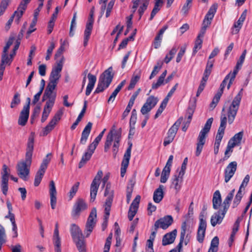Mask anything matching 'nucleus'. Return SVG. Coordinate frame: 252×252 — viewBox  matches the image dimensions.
<instances>
[{
    "instance_id": "1",
    "label": "nucleus",
    "mask_w": 252,
    "mask_h": 252,
    "mask_svg": "<svg viewBox=\"0 0 252 252\" xmlns=\"http://www.w3.org/2000/svg\"><path fill=\"white\" fill-rule=\"evenodd\" d=\"M35 133L32 132L28 138L27 143L25 160L18 163L17 165V173L23 180H27L30 172V167L32 163V158L34 147Z\"/></svg>"
},
{
    "instance_id": "2",
    "label": "nucleus",
    "mask_w": 252,
    "mask_h": 252,
    "mask_svg": "<svg viewBox=\"0 0 252 252\" xmlns=\"http://www.w3.org/2000/svg\"><path fill=\"white\" fill-rule=\"evenodd\" d=\"M243 89H241L233 99L231 104L229 107L227 114H222L220 117V126H225L231 125L233 122L243 95Z\"/></svg>"
},
{
    "instance_id": "3",
    "label": "nucleus",
    "mask_w": 252,
    "mask_h": 252,
    "mask_svg": "<svg viewBox=\"0 0 252 252\" xmlns=\"http://www.w3.org/2000/svg\"><path fill=\"white\" fill-rule=\"evenodd\" d=\"M112 71L113 68L111 66L101 74L94 93H101L109 86L114 76Z\"/></svg>"
},
{
    "instance_id": "4",
    "label": "nucleus",
    "mask_w": 252,
    "mask_h": 252,
    "mask_svg": "<svg viewBox=\"0 0 252 252\" xmlns=\"http://www.w3.org/2000/svg\"><path fill=\"white\" fill-rule=\"evenodd\" d=\"M64 60V59L62 57L61 59L57 61L55 65L53 67L49 77V82L47 86V87L56 89L61 76L60 73L63 69Z\"/></svg>"
},
{
    "instance_id": "5",
    "label": "nucleus",
    "mask_w": 252,
    "mask_h": 252,
    "mask_svg": "<svg viewBox=\"0 0 252 252\" xmlns=\"http://www.w3.org/2000/svg\"><path fill=\"white\" fill-rule=\"evenodd\" d=\"M55 90V88L46 87L42 96V101H45L44 108L52 109L57 96V92Z\"/></svg>"
},
{
    "instance_id": "6",
    "label": "nucleus",
    "mask_w": 252,
    "mask_h": 252,
    "mask_svg": "<svg viewBox=\"0 0 252 252\" xmlns=\"http://www.w3.org/2000/svg\"><path fill=\"white\" fill-rule=\"evenodd\" d=\"M211 127H204L199 132L197 138L196 148L195 155L198 157L203 149V146L206 142V139L208 137Z\"/></svg>"
},
{
    "instance_id": "7",
    "label": "nucleus",
    "mask_w": 252,
    "mask_h": 252,
    "mask_svg": "<svg viewBox=\"0 0 252 252\" xmlns=\"http://www.w3.org/2000/svg\"><path fill=\"white\" fill-rule=\"evenodd\" d=\"M217 8L218 4L217 3L213 4L210 7L203 21L202 26L200 31L201 35L205 34L207 28L211 25V21L214 17Z\"/></svg>"
},
{
    "instance_id": "8",
    "label": "nucleus",
    "mask_w": 252,
    "mask_h": 252,
    "mask_svg": "<svg viewBox=\"0 0 252 252\" xmlns=\"http://www.w3.org/2000/svg\"><path fill=\"white\" fill-rule=\"evenodd\" d=\"M150 0H132V13H134L137 9V12L139 15V19L147 9Z\"/></svg>"
},
{
    "instance_id": "9",
    "label": "nucleus",
    "mask_w": 252,
    "mask_h": 252,
    "mask_svg": "<svg viewBox=\"0 0 252 252\" xmlns=\"http://www.w3.org/2000/svg\"><path fill=\"white\" fill-rule=\"evenodd\" d=\"M250 181V176L247 175L240 186L239 189L235 196L232 203V208H236L240 203L241 200L245 193V188L247 186Z\"/></svg>"
},
{
    "instance_id": "10",
    "label": "nucleus",
    "mask_w": 252,
    "mask_h": 252,
    "mask_svg": "<svg viewBox=\"0 0 252 252\" xmlns=\"http://www.w3.org/2000/svg\"><path fill=\"white\" fill-rule=\"evenodd\" d=\"M96 210L95 208H94L92 210L86 222L85 230L84 231L86 237L90 236L91 233L94 227L96 221Z\"/></svg>"
},
{
    "instance_id": "11",
    "label": "nucleus",
    "mask_w": 252,
    "mask_h": 252,
    "mask_svg": "<svg viewBox=\"0 0 252 252\" xmlns=\"http://www.w3.org/2000/svg\"><path fill=\"white\" fill-rule=\"evenodd\" d=\"M104 196L107 197L105 207V217L106 219L110 215V208L114 197V191L111 189V185L109 183L106 185Z\"/></svg>"
},
{
    "instance_id": "12",
    "label": "nucleus",
    "mask_w": 252,
    "mask_h": 252,
    "mask_svg": "<svg viewBox=\"0 0 252 252\" xmlns=\"http://www.w3.org/2000/svg\"><path fill=\"white\" fill-rule=\"evenodd\" d=\"M14 40V37L13 36H11L6 42V45L3 49L0 65H2V66H5V65L6 64L10 65L12 62L13 60L8 57L7 52L10 46L13 44Z\"/></svg>"
},
{
    "instance_id": "13",
    "label": "nucleus",
    "mask_w": 252,
    "mask_h": 252,
    "mask_svg": "<svg viewBox=\"0 0 252 252\" xmlns=\"http://www.w3.org/2000/svg\"><path fill=\"white\" fill-rule=\"evenodd\" d=\"M94 11L92 9L90 14V17L86 23L85 30L84 31L83 44L85 47L88 44V42L90 37L93 27L94 20L93 18Z\"/></svg>"
},
{
    "instance_id": "14",
    "label": "nucleus",
    "mask_w": 252,
    "mask_h": 252,
    "mask_svg": "<svg viewBox=\"0 0 252 252\" xmlns=\"http://www.w3.org/2000/svg\"><path fill=\"white\" fill-rule=\"evenodd\" d=\"M173 222V219L170 215L165 216L158 220L154 224L155 229L158 230V228L166 229Z\"/></svg>"
},
{
    "instance_id": "15",
    "label": "nucleus",
    "mask_w": 252,
    "mask_h": 252,
    "mask_svg": "<svg viewBox=\"0 0 252 252\" xmlns=\"http://www.w3.org/2000/svg\"><path fill=\"white\" fill-rule=\"evenodd\" d=\"M27 7V5L25 4L24 7H22L21 6V2L20 3L17 9L14 12L13 14L11 16L6 24L5 28L7 30L10 28L14 17L15 18V21L17 23L19 22L20 18L22 17L25 11L26 10Z\"/></svg>"
},
{
    "instance_id": "16",
    "label": "nucleus",
    "mask_w": 252,
    "mask_h": 252,
    "mask_svg": "<svg viewBox=\"0 0 252 252\" xmlns=\"http://www.w3.org/2000/svg\"><path fill=\"white\" fill-rule=\"evenodd\" d=\"M128 145L129 146L124 154L123 159L121 164V176L122 177H123L125 175L131 156L132 143H129Z\"/></svg>"
},
{
    "instance_id": "17",
    "label": "nucleus",
    "mask_w": 252,
    "mask_h": 252,
    "mask_svg": "<svg viewBox=\"0 0 252 252\" xmlns=\"http://www.w3.org/2000/svg\"><path fill=\"white\" fill-rule=\"evenodd\" d=\"M158 101L157 97L153 95L149 96L141 109V113L143 115L148 113L156 105Z\"/></svg>"
},
{
    "instance_id": "18",
    "label": "nucleus",
    "mask_w": 252,
    "mask_h": 252,
    "mask_svg": "<svg viewBox=\"0 0 252 252\" xmlns=\"http://www.w3.org/2000/svg\"><path fill=\"white\" fill-rule=\"evenodd\" d=\"M237 167L236 161H232L229 163L224 170V181L228 182L234 175Z\"/></svg>"
},
{
    "instance_id": "19",
    "label": "nucleus",
    "mask_w": 252,
    "mask_h": 252,
    "mask_svg": "<svg viewBox=\"0 0 252 252\" xmlns=\"http://www.w3.org/2000/svg\"><path fill=\"white\" fill-rule=\"evenodd\" d=\"M206 221L201 216L199 219V224L197 230V240L199 243H202L205 237V231L206 229Z\"/></svg>"
},
{
    "instance_id": "20",
    "label": "nucleus",
    "mask_w": 252,
    "mask_h": 252,
    "mask_svg": "<svg viewBox=\"0 0 252 252\" xmlns=\"http://www.w3.org/2000/svg\"><path fill=\"white\" fill-rule=\"evenodd\" d=\"M140 198V195H137L130 206L128 212V218L130 221L133 220L137 213Z\"/></svg>"
},
{
    "instance_id": "21",
    "label": "nucleus",
    "mask_w": 252,
    "mask_h": 252,
    "mask_svg": "<svg viewBox=\"0 0 252 252\" xmlns=\"http://www.w3.org/2000/svg\"><path fill=\"white\" fill-rule=\"evenodd\" d=\"M226 213V212H224L221 209L215 213L211 218V225L214 227L217 224L221 223Z\"/></svg>"
},
{
    "instance_id": "22",
    "label": "nucleus",
    "mask_w": 252,
    "mask_h": 252,
    "mask_svg": "<svg viewBox=\"0 0 252 252\" xmlns=\"http://www.w3.org/2000/svg\"><path fill=\"white\" fill-rule=\"evenodd\" d=\"M49 193L50 196V203L52 209L56 207L57 203V191L54 182L52 180L49 184Z\"/></svg>"
},
{
    "instance_id": "23",
    "label": "nucleus",
    "mask_w": 252,
    "mask_h": 252,
    "mask_svg": "<svg viewBox=\"0 0 252 252\" xmlns=\"http://www.w3.org/2000/svg\"><path fill=\"white\" fill-rule=\"evenodd\" d=\"M95 148L94 146H91L90 145L88 146L87 151L83 155L79 163L78 167L79 168H82L86 162L90 160L93 154L94 153Z\"/></svg>"
},
{
    "instance_id": "24",
    "label": "nucleus",
    "mask_w": 252,
    "mask_h": 252,
    "mask_svg": "<svg viewBox=\"0 0 252 252\" xmlns=\"http://www.w3.org/2000/svg\"><path fill=\"white\" fill-rule=\"evenodd\" d=\"M87 208V205L83 199H78L74 205L72 215L73 216L78 215L80 212L85 210Z\"/></svg>"
},
{
    "instance_id": "25",
    "label": "nucleus",
    "mask_w": 252,
    "mask_h": 252,
    "mask_svg": "<svg viewBox=\"0 0 252 252\" xmlns=\"http://www.w3.org/2000/svg\"><path fill=\"white\" fill-rule=\"evenodd\" d=\"M177 232V230L174 229L172 231L165 234L162 240V245L166 246L172 244L176 238Z\"/></svg>"
},
{
    "instance_id": "26",
    "label": "nucleus",
    "mask_w": 252,
    "mask_h": 252,
    "mask_svg": "<svg viewBox=\"0 0 252 252\" xmlns=\"http://www.w3.org/2000/svg\"><path fill=\"white\" fill-rule=\"evenodd\" d=\"M247 13V10L245 9L242 13L238 20L234 23L232 31L233 34H237L239 32L243 25V22L246 19Z\"/></svg>"
},
{
    "instance_id": "27",
    "label": "nucleus",
    "mask_w": 252,
    "mask_h": 252,
    "mask_svg": "<svg viewBox=\"0 0 252 252\" xmlns=\"http://www.w3.org/2000/svg\"><path fill=\"white\" fill-rule=\"evenodd\" d=\"M30 106L29 105H26L24 106L22 111L20 113L19 119L18 120V124L21 126L26 125L29 116Z\"/></svg>"
},
{
    "instance_id": "28",
    "label": "nucleus",
    "mask_w": 252,
    "mask_h": 252,
    "mask_svg": "<svg viewBox=\"0 0 252 252\" xmlns=\"http://www.w3.org/2000/svg\"><path fill=\"white\" fill-rule=\"evenodd\" d=\"M122 130L121 128H115V132L113 136L114 143L113 147V151L115 154H116L119 146V142L121 137Z\"/></svg>"
},
{
    "instance_id": "29",
    "label": "nucleus",
    "mask_w": 252,
    "mask_h": 252,
    "mask_svg": "<svg viewBox=\"0 0 252 252\" xmlns=\"http://www.w3.org/2000/svg\"><path fill=\"white\" fill-rule=\"evenodd\" d=\"M164 186L163 185H159V187L156 189L153 194V200L155 203H159L163 198Z\"/></svg>"
},
{
    "instance_id": "30",
    "label": "nucleus",
    "mask_w": 252,
    "mask_h": 252,
    "mask_svg": "<svg viewBox=\"0 0 252 252\" xmlns=\"http://www.w3.org/2000/svg\"><path fill=\"white\" fill-rule=\"evenodd\" d=\"M88 78L89 80V83L87 86L86 94L89 95L91 94L92 90L93 89L95 83L96 81V77L95 75H93L91 73H88Z\"/></svg>"
},
{
    "instance_id": "31",
    "label": "nucleus",
    "mask_w": 252,
    "mask_h": 252,
    "mask_svg": "<svg viewBox=\"0 0 252 252\" xmlns=\"http://www.w3.org/2000/svg\"><path fill=\"white\" fill-rule=\"evenodd\" d=\"M235 192V189H233L226 196V198L224 199L222 204V210L224 211V212L227 211L229 206L230 203L231 201Z\"/></svg>"
},
{
    "instance_id": "32",
    "label": "nucleus",
    "mask_w": 252,
    "mask_h": 252,
    "mask_svg": "<svg viewBox=\"0 0 252 252\" xmlns=\"http://www.w3.org/2000/svg\"><path fill=\"white\" fill-rule=\"evenodd\" d=\"M212 201L213 208L218 209L221 203V197L219 190H217L214 192Z\"/></svg>"
},
{
    "instance_id": "33",
    "label": "nucleus",
    "mask_w": 252,
    "mask_h": 252,
    "mask_svg": "<svg viewBox=\"0 0 252 252\" xmlns=\"http://www.w3.org/2000/svg\"><path fill=\"white\" fill-rule=\"evenodd\" d=\"M70 232L73 239L82 237L83 234L81 229L75 224L71 225Z\"/></svg>"
},
{
    "instance_id": "34",
    "label": "nucleus",
    "mask_w": 252,
    "mask_h": 252,
    "mask_svg": "<svg viewBox=\"0 0 252 252\" xmlns=\"http://www.w3.org/2000/svg\"><path fill=\"white\" fill-rule=\"evenodd\" d=\"M184 176L178 175H175L174 178L172 179V185L174 186V188L176 190V192H179L181 187V184L183 181V177Z\"/></svg>"
},
{
    "instance_id": "35",
    "label": "nucleus",
    "mask_w": 252,
    "mask_h": 252,
    "mask_svg": "<svg viewBox=\"0 0 252 252\" xmlns=\"http://www.w3.org/2000/svg\"><path fill=\"white\" fill-rule=\"evenodd\" d=\"M99 185L100 184L92 182L90 187L91 201L93 202L95 200Z\"/></svg>"
},
{
    "instance_id": "36",
    "label": "nucleus",
    "mask_w": 252,
    "mask_h": 252,
    "mask_svg": "<svg viewBox=\"0 0 252 252\" xmlns=\"http://www.w3.org/2000/svg\"><path fill=\"white\" fill-rule=\"evenodd\" d=\"M114 132L115 128H113L109 132L107 135V139L104 145V151L106 152L108 151L112 144V142L113 141V134L114 133Z\"/></svg>"
},
{
    "instance_id": "37",
    "label": "nucleus",
    "mask_w": 252,
    "mask_h": 252,
    "mask_svg": "<svg viewBox=\"0 0 252 252\" xmlns=\"http://www.w3.org/2000/svg\"><path fill=\"white\" fill-rule=\"evenodd\" d=\"M204 34L201 35V33L199 32L198 34L197 38L195 41V44L193 48V54H195L197 52L198 50H200L202 47V38L203 37Z\"/></svg>"
},
{
    "instance_id": "38",
    "label": "nucleus",
    "mask_w": 252,
    "mask_h": 252,
    "mask_svg": "<svg viewBox=\"0 0 252 252\" xmlns=\"http://www.w3.org/2000/svg\"><path fill=\"white\" fill-rule=\"evenodd\" d=\"M140 71H138V72L136 74L134 73L130 80V84L127 87L128 90H132L134 88L136 83L138 82L140 78Z\"/></svg>"
},
{
    "instance_id": "39",
    "label": "nucleus",
    "mask_w": 252,
    "mask_h": 252,
    "mask_svg": "<svg viewBox=\"0 0 252 252\" xmlns=\"http://www.w3.org/2000/svg\"><path fill=\"white\" fill-rule=\"evenodd\" d=\"M92 127H85L82 133L80 144H85L90 134Z\"/></svg>"
},
{
    "instance_id": "40",
    "label": "nucleus",
    "mask_w": 252,
    "mask_h": 252,
    "mask_svg": "<svg viewBox=\"0 0 252 252\" xmlns=\"http://www.w3.org/2000/svg\"><path fill=\"white\" fill-rule=\"evenodd\" d=\"M73 241L76 243V245L79 252H85V246L83 236H82V238L74 239Z\"/></svg>"
},
{
    "instance_id": "41",
    "label": "nucleus",
    "mask_w": 252,
    "mask_h": 252,
    "mask_svg": "<svg viewBox=\"0 0 252 252\" xmlns=\"http://www.w3.org/2000/svg\"><path fill=\"white\" fill-rule=\"evenodd\" d=\"M45 172V170L39 168L35 176L34 185L37 187L41 182V181Z\"/></svg>"
},
{
    "instance_id": "42",
    "label": "nucleus",
    "mask_w": 252,
    "mask_h": 252,
    "mask_svg": "<svg viewBox=\"0 0 252 252\" xmlns=\"http://www.w3.org/2000/svg\"><path fill=\"white\" fill-rule=\"evenodd\" d=\"M241 67H237V64H236L235 68L234 69L233 72H230L227 75L228 76L230 79L229 80V82L227 84V89H229L231 85H232L234 79L236 77V75L237 74L238 70L241 68Z\"/></svg>"
},
{
    "instance_id": "43",
    "label": "nucleus",
    "mask_w": 252,
    "mask_h": 252,
    "mask_svg": "<svg viewBox=\"0 0 252 252\" xmlns=\"http://www.w3.org/2000/svg\"><path fill=\"white\" fill-rule=\"evenodd\" d=\"M243 135V132L242 131H240L238 133H236L234 135V136L231 138L228 142L235 144V146L238 144H239L242 139Z\"/></svg>"
},
{
    "instance_id": "44",
    "label": "nucleus",
    "mask_w": 252,
    "mask_h": 252,
    "mask_svg": "<svg viewBox=\"0 0 252 252\" xmlns=\"http://www.w3.org/2000/svg\"><path fill=\"white\" fill-rule=\"evenodd\" d=\"M10 169L6 164L2 165V171L1 172V180H9L10 175Z\"/></svg>"
},
{
    "instance_id": "45",
    "label": "nucleus",
    "mask_w": 252,
    "mask_h": 252,
    "mask_svg": "<svg viewBox=\"0 0 252 252\" xmlns=\"http://www.w3.org/2000/svg\"><path fill=\"white\" fill-rule=\"evenodd\" d=\"M177 48L176 46H174L171 50L169 51V53L165 56L164 61L166 63H168L173 59L174 55L176 53Z\"/></svg>"
},
{
    "instance_id": "46",
    "label": "nucleus",
    "mask_w": 252,
    "mask_h": 252,
    "mask_svg": "<svg viewBox=\"0 0 252 252\" xmlns=\"http://www.w3.org/2000/svg\"><path fill=\"white\" fill-rule=\"evenodd\" d=\"M225 127H220L215 139V143L220 144L221 141L223 137L224 134Z\"/></svg>"
},
{
    "instance_id": "47",
    "label": "nucleus",
    "mask_w": 252,
    "mask_h": 252,
    "mask_svg": "<svg viewBox=\"0 0 252 252\" xmlns=\"http://www.w3.org/2000/svg\"><path fill=\"white\" fill-rule=\"evenodd\" d=\"M52 154L48 153L44 158L42 161V163L40 166L39 168L42 169L46 171L48 165L51 161Z\"/></svg>"
},
{
    "instance_id": "48",
    "label": "nucleus",
    "mask_w": 252,
    "mask_h": 252,
    "mask_svg": "<svg viewBox=\"0 0 252 252\" xmlns=\"http://www.w3.org/2000/svg\"><path fill=\"white\" fill-rule=\"evenodd\" d=\"M62 114L63 113L61 111H58L50 121L48 126H54L57 125L58 122L61 119Z\"/></svg>"
},
{
    "instance_id": "49",
    "label": "nucleus",
    "mask_w": 252,
    "mask_h": 252,
    "mask_svg": "<svg viewBox=\"0 0 252 252\" xmlns=\"http://www.w3.org/2000/svg\"><path fill=\"white\" fill-rule=\"evenodd\" d=\"M8 180H1L0 182V187L2 193L6 195L8 189Z\"/></svg>"
},
{
    "instance_id": "50",
    "label": "nucleus",
    "mask_w": 252,
    "mask_h": 252,
    "mask_svg": "<svg viewBox=\"0 0 252 252\" xmlns=\"http://www.w3.org/2000/svg\"><path fill=\"white\" fill-rule=\"evenodd\" d=\"M20 96V94L18 93L17 92L15 94L10 104L11 108L15 107L20 103L21 100Z\"/></svg>"
},
{
    "instance_id": "51",
    "label": "nucleus",
    "mask_w": 252,
    "mask_h": 252,
    "mask_svg": "<svg viewBox=\"0 0 252 252\" xmlns=\"http://www.w3.org/2000/svg\"><path fill=\"white\" fill-rule=\"evenodd\" d=\"M10 0H1L0 3V16L3 15Z\"/></svg>"
},
{
    "instance_id": "52",
    "label": "nucleus",
    "mask_w": 252,
    "mask_h": 252,
    "mask_svg": "<svg viewBox=\"0 0 252 252\" xmlns=\"http://www.w3.org/2000/svg\"><path fill=\"white\" fill-rule=\"evenodd\" d=\"M80 183L79 182H76L71 188L69 192V196L70 197V199H71L73 196L75 195L76 192L78 189V188L79 186Z\"/></svg>"
},
{
    "instance_id": "53",
    "label": "nucleus",
    "mask_w": 252,
    "mask_h": 252,
    "mask_svg": "<svg viewBox=\"0 0 252 252\" xmlns=\"http://www.w3.org/2000/svg\"><path fill=\"white\" fill-rule=\"evenodd\" d=\"M112 239V234L110 233L108 237L107 238L106 242L104 247L103 252H109L111 244V240Z\"/></svg>"
},
{
    "instance_id": "54",
    "label": "nucleus",
    "mask_w": 252,
    "mask_h": 252,
    "mask_svg": "<svg viewBox=\"0 0 252 252\" xmlns=\"http://www.w3.org/2000/svg\"><path fill=\"white\" fill-rule=\"evenodd\" d=\"M168 26L166 25H164L159 31L157 35V36L155 37V39L156 40H158L161 42L163 34L164 33V32L168 29Z\"/></svg>"
},
{
    "instance_id": "55",
    "label": "nucleus",
    "mask_w": 252,
    "mask_h": 252,
    "mask_svg": "<svg viewBox=\"0 0 252 252\" xmlns=\"http://www.w3.org/2000/svg\"><path fill=\"white\" fill-rule=\"evenodd\" d=\"M115 1V0H111L108 3L107 7L106 8V11L105 16L106 18H108L110 16L111 11L114 6Z\"/></svg>"
},
{
    "instance_id": "56",
    "label": "nucleus",
    "mask_w": 252,
    "mask_h": 252,
    "mask_svg": "<svg viewBox=\"0 0 252 252\" xmlns=\"http://www.w3.org/2000/svg\"><path fill=\"white\" fill-rule=\"evenodd\" d=\"M37 21V18L36 17H34L32 20V22L30 25V28L27 31V34L28 35H30L32 32L36 30V28H35V26L36 24Z\"/></svg>"
},
{
    "instance_id": "57",
    "label": "nucleus",
    "mask_w": 252,
    "mask_h": 252,
    "mask_svg": "<svg viewBox=\"0 0 252 252\" xmlns=\"http://www.w3.org/2000/svg\"><path fill=\"white\" fill-rule=\"evenodd\" d=\"M55 47V44L53 42H51L50 46L48 48L47 50V55L45 57L46 61L50 60L52 52Z\"/></svg>"
},
{
    "instance_id": "58",
    "label": "nucleus",
    "mask_w": 252,
    "mask_h": 252,
    "mask_svg": "<svg viewBox=\"0 0 252 252\" xmlns=\"http://www.w3.org/2000/svg\"><path fill=\"white\" fill-rule=\"evenodd\" d=\"M36 48L35 45H32L31 47V50L30 51L28 60L27 62L28 65H31L32 64V56L34 55V52L35 51Z\"/></svg>"
},
{
    "instance_id": "59",
    "label": "nucleus",
    "mask_w": 252,
    "mask_h": 252,
    "mask_svg": "<svg viewBox=\"0 0 252 252\" xmlns=\"http://www.w3.org/2000/svg\"><path fill=\"white\" fill-rule=\"evenodd\" d=\"M162 64L160 63H158L156 65H155L154 67V69L152 71L149 79H152L153 77H154L158 72L160 68H161Z\"/></svg>"
},
{
    "instance_id": "60",
    "label": "nucleus",
    "mask_w": 252,
    "mask_h": 252,
    "mask_svg": "<svg viewBox=\"0 0 252 252\" xmlns=\"http://www.w3.org/2000/svg\"><path fill=\"white\" fill-rule=\"evenodd\" d=\"M106 130V129H104L95 138L94 141L90 144L91 146H94V148H96L97 145H98L99 141L101 140L105 131Z\"/></svg>"
},
{
    "instance_id": "61",
    "label": "nucleus",
    "mask_w": 252,
    "mask_h": 252,
    "mask_svg": "<svg viewBox=\"0 0 252 252\" xmlns=\"http://www.w3.org/2000/svg\"><path fill=\"white\" fill-rule=\"evenodd\" d=\"M53 129V127H43L39 130V136H45L50 132Z\"/></svg>"
},
{
    "instance_id": "62",
    "label": "nucleus",
    "mask_w": 252,
    "mask_h": 252,
    "mask_svg": "<svg viewBox=\"0 0 252 252\" xmlns=\"http://www.w3.org/2000/svg\"><path fill=\"white\" fill-rule=\"evenodd\" d=\"M186 50V46H182L181 47L180 50L178 53L177 56L176 57V62L179 63L181 61V59L185 53Z\"/></svg>"
},
{
    "instance_id": "63",
    "label": "nucleus",
    "mask_w": 252,
    "mask_h": 252,
    "mask_svg": "<svg viewBox=\"0 0 252 252\" xmlns=\"http://www.w3.org/2000/svg\"><path fill=\"white\" fill-rule=\"evenodd\" d=\"M222 93L218 91L217 94L215 95L213 99L212 102L211 104V107H215L217 104L218 103L220 96H221Z\"/></svg>"
},
{
    "instance_id": "64",
    "label": "nucleus",
    "mask_w": 252,
    "mask_h": 252,
    "mask_svg": "<svg viewBox=\"0 0 252 252\" xmlns=\"http://www.w3.org/2000/svg\"><path fill=\"white\" fill-rule=\"evenodd\" d=\"M188 230H189V229L188 228L186 221H184L181 225L180 237H185Z\"/></svg>"
}]
</instances>
